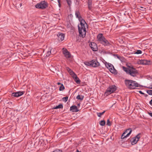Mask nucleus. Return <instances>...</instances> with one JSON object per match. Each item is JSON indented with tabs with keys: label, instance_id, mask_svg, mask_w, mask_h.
Wrapping results in <instances>:
<instances>
[{
	"label": "nucleus",
	"instance_id": "obj_38",
	"mask_svg": "<svg viewBox=\"0 0 152 152\" xmlns=\"http://www.w3.org/2000/svg\"><path fill=\"white\" fill-rule=\"evenodd\" d=\"M149 88H150L152 89V85H150Z\"/></svg>",
	"mask_w": 152,
	"mask_h": 152
},
{
	"label": "nucleus",
	"instance_id": "obj_35",
	"mask_svg": "<svg viewBox=\"0 0 152 152\" xmlns=\"http://www.w3.org/2000/svg\"><path fill=\"white\" fill-rule=\"evenodd\" d=\"M139 93L140 94H142V95H144V93H143L142 91H139Z\"/></svg>",
	"mask_w": 152,
	"mask_h": 152
},
{
	"label": "nucleus",
	"instance_id": "obj_29",
	"mask_svg": "<svg viewBox=\"0 0 152 152\" xmlns=\"http://www.w3.org/2000/svg\"><path fill=\"white\" fill-rule=\"evenodd\" d=\"M68 5L70 6L72 4V2L71 0H66Z\"/></svg>",
	"mask_w": 152,
	"mask_h": 152
},
{
	"label": "nucleus",
	"instance_id": "obj_28",
	"mask_svg": "<svg viewBox=\"0 0 152 152\" xmlns=\"http://www.w3.org/2000/svg\"><path fill=\"white\" fill-rule=\"evenodd\" d=\"M142 52L141 50H138L134 53V54H141L142 53Z\"/></svg>",
	"mask_w": 152,
	"mask_h": 152
},
{
	"label": "nucleus",
	"instance_id": "obj_3",
	"mask_svg": "<svg viewBox=\"0 0 152 152\" xmlns=\"http://www.w3.org/2000/svg\"><path fill=\"white\" fill-rule=\"evenodd\" d=\"M125 83L127 87L130 89L135 88L140 86L136 81L131 80H126Z\"/></svg>",
	"mask_w": 152,
	"mask_h": 152
},
{
	"label": "nucleus",
	"instance_id": "obj_30",
	"mask_svg": "<svg viewBox=\"0 0 152 152\" xmlns=\"http://www.w3.org/2000/svg\"><path fill=\"white\" fill-rule=\"evenodd\" d=\"M147 92L149 95H152V90H148Z\"/></svg>",
	"mask_w": 152,
	"mask_h": 152
},
{
	"label": "nucleus",
	"instance_id": "obj_43",
	"mask_svg": "<svg viewBox=\"0 0 152 152\" xmlns=\"http://www.w3.org/2000/svg\"><path fill=\"white\" fill-rule=\"evenodd\" d=\"M20 6H21L22 5V4H21V3L20 4Z\"/></svg>",
	"mask_w": 152,
	"mask_h": 152
},
{
	"label": "nucleus",
	"instance_id": "obj_17",
	"mask_svg": "<svg viewBox=\"0 0 152 152\" xmlns=\"http://www.w3.org/2000/svg\"><path fill=\"white\" fill-rule=\"evenodd\" d=\"M70 110H72L73 112H77L79 111L77 106L73 105L70 108Z\"/></svg>",
	"mask_w": 152,
	"mask_h": 152
},
{
	"label": "nucleus",
	"instance_id": "obj_34",
	"mask_svg": "<svg viewBox=\"0 0 152 152\" xmlns=\"http://www.w3.org/2000/svg\"><path fill=\"white\" fill-rule=\"evenodd\" d=\"M116 56L117 58H118V59H119L120 60H121V57L120 56H118V55H116Z\"/></svg>",
	"mask_w": 152,
	"mask_h": 152
},
{
	"label": "nucleus",
	"instance_id": "obj_8",
	"mask_svg": "<svg viewBox=\"0 0 152 152\" xmlns=\"http://www.w3.org/2000/svg\"><path fill=\"white\" fill-rule=\"evenodd\" d=\"M48 6L47 3L45 1H42L37 4L35 7L36 8L43 9Z\"/></svg>",
	"mask_w": 152,
	"mask_h": 152
},
{
	"label": "nucleus",
	"instance_id": "obj_27",
	"mask_svg": "<svg viewBox=\"0 0 152 152\" xmlns=\"http://www.w3.org/2000/svg\"><path fill=\"white\" fill-rule=\"evenodd\" d=\"M64 89V87L63 84H61L59 88L60 91H63Z\"/></svg>",
	"mask_w": 152,
	"mask_h": 152
},
{
	"label": "nucleus",
	"instance_id": "obj_42",
	"mask_svg": "<svg viewBox=\"0 0 152 152\" xmlns=\"http://www.w3.org/2000/svg\"><path fill=\"white\" fill-rule=\"evenodd\" d=\"M76 152H81L79 151L78 150H77L76 151Z\"/></svg>",
	"mask_w": 152,
	"mask_h": 152
},
{
	"label": "nucleus",
	"instance_id": "obj_25",
	"mask_svg": "<svg viewBox=\"0 0 152 152\" xmlns=\"http://www.w3.org/2000/svg\"><path fill=\"white\" fill-rule=\"evenodd\" d=\"M105 112V111H104L102 113H97V115L99 117H101V115H102Z\"/></svg>",
	"mask_w": 152,
	"mask_h": 152
},
{
	"label": "nucleus",
	"instance_id": "obj_20",
	"mask_svg": "<svg viewBox=\"0 0 152 152\" xmlns=\"http://www.w3.org/2000/svg\"><path fill=\"white\" fill-rule=\"evenodd\" d=\"M84 98V96L83 95H77L76 97V99H79L81 100H82Z\"/></svg>",
	"mask_w": 152,
	"mask_h": 152
},
{
	"label": "nucleus",
	"instance_id": "obj_10",
	"mask_svg": "<svg viewBox=\"0 0 152 152\" xmlns=\"http://www.w3.org/2000/svg\"><path fill=\"white\" fill-rule=\"evenodd\" d=\"M70 74L72 77L77 83L79 84L80 83V80L77 77L76 75L73 71H71Z\"/></svg>",
	"mask_w": 152,
	"mask_h": 152
},
{
	"label": "nucleus",
	"instance_id": "obj_1",
	"mask_svg": "<svg viewBox=\"0 0 152 152\" xmlns=\"http://www.w3.org/2000/svg\"><path fill=\"white\" fill-rule=\"evenodd\" d=\"M79 12L76 11L75 13L76 17L78 18L80 21V24L78 25V28L79 33L80 36L84 37L85 36L86 34V26H87V25L85 20L83 19L82 18L79 16Z\"/></svg>",
	"mask_w": 152,
	"mask_h": 152
},
{
	"label": "nucleus",
	"instance_id": "obj_9",
	"mask_svg": "<svg viewBox=\"0 0 152 152\" xmlns=\"http://www.w3.org/2000/svg\"><path fill=\"white\" fill-rule=\"evenodd\" d=\"M132 132V130L131 129H126L122 135L121 138L123 139L128 137L129 136Z\"/></svg>",
	"mask_w": 152,
	"mask_h": 152
},
{
	"label": "nucleus",
	"instance_id": "obj_2",
	"mask_svg": "<svg viewBox=\"0 0 152 152\" xmlns=\"http://www.w3.org/2000/svg\"><path fill=\"white\" fill-rule=\"evenodd\" d=\"M97 40L99 43L104 46H108L110 43L103 36L102 34H99L97 36Z\"/></svg>",
	"mask_w": 152,
	"mask_h": 152
},
{
	"label": "nucleus",
	"instance_id": "obj_6",
	"mask_svg": "<svg viewBox=\"0 0 152 152\" xmlns=\"http://www.w3.org/2000/svg\"><path fill=\"white\" fill-rule=\"evenodd\" d=\"M141 133H139L136 136L132 138L130 140L131 144L132 145L135 144L141 137Z\"/></svg>",
	"mask_w": 152,
	"mask_h": 152
},
{
	"label": "nucleus",
	"instance_id": "obj_12",
	"mask_svg": "<svg viewBox=\"0 0 152 152\" xmlns=\"http://www.w3.org/2000/svg\"><path fill=\"white\" fill-rule=\"evenodd\" d=\"M24 94L23 91H19L12 93V96L13 97H18L23 95Z\"/></svg>",
	"mask_w": 152,
	"mask_h": 152
},
{
	"label": "nucleus",
	"instance_id": "obj_14",
	"mask_svg": "<svg viewBox=\"0 0 152 152\" xmlns=\"http://www.w3.org/2000/svg\"><path fill=\"white\" fill-rule=\"evenodd\" d=\"M90 46L93 51H96L97 50V47L96 44L94 42L91 43Z\"/></svg>",
	"mask_w": 152,
	"mask_h": 152
},
{
	"label": "nucleus",
	"instance_id": "obj_22",
	"mask_svg": "<svg viewBox=\"0 0 152 152\" xmlns=\"http://www.w3.org/2000/svg\"><path fill=\"white\" fill-rule=\"evenodd\" d=\"M51 70L54 73L56 72L57 74H58L57 73V71L59 72H60V71H59L58 69L57 70V69L55 68H53L52 69H51Z\"/></svg>",
	"mask_w": 152,
	"mask_h": 152
},
{
	"label": "nucleus",
	"instance_id": "obj_24",
	"mask_svg": "<svg viewBox=\"0 0 152 152\" xmlns=\"http://www.w3.org/2000/svg\"><path fill=\"white\" fill-rule=\"evenodd\" d=\"M105 122L104 120H102L101 121L99 122V124L102 126L105 125Z\"/></svg>",
	"mask_w": 152,
	"mask_h": 152
},
{
	"label": "nucleus",
	"instance_id": "obj_19",
	"mask_svg": "<svg viewBox=\"0 0 152 152\" xmlns=\"http://www.w3.org/2000/svg\"><path fill=\"white\" fill-rule=\"evenodd\" d=\"M88 8L89 10H91L92 6V0H88Z\"/></svg>",
	"mask_w": 152,
	"mask_h": 152
},
{
	"label": "nucleus",
	"instance_id": "obj_31",
	"mask_svg": "<svg viewBox=\"0 0 152 152\" xmlns=\"http://www.w3.org/2000/svg\"><path fill=\"white\" fill-rule=\"evenodd\" d=\"M107 125L108 126H110L111 125V124L109 119H108L107 121Z\"/></svg>",
	"mask_w": 152,
	"mask_h": 152
},
{
	"label": "nucleus",
	"instance_id": "obj_21",
	"mask_svg": "<svg viewBox=\"0 0 152 152\" xmlns=\"http://www.w3.org/2000/svg\"><path fill=\"white\" fill-rule=\"evenodd\" d=\"M63 107V105L62 104H60L54 107V109H57L58 108H62Z\"/></svg>",
	"mask_w": 152,
	"mask_h": 152
},
{
	"label": "nucleus",
	"instance_id": "obj_4",
	"mask_svg": "<svg viewBox=\"0 0 152 152\" xmlns=\"http://www.w3.org/2000/svg\"><path fill=\"white\" fill-rule=\"evenodd\" d=\"M104 64L106 67L112 73L114 74L117 73V72L113 65L105 61Z\"/></svg>",
	"mask_w": 152,
	"mask_h": 152
},
{
	"label": "nucleus",
	"instance_id": "obj_39",
	"mask_svg": "<svg viewBox=\"0 0 152 152\" xmlns=\"http://www.w3.org/2000/svg\"><path fill=\"white\" fill-rule=\"evenodd\" d=\"M58 4H59V7H60V1H59V0H58Z\"/></svg>",
	"mask_w": 152,
	"mask_h": 152
},
{
	"label": "nucleus",
	"instance_id": "obj_33",
	"mask_svg": "<svg viewBox=\"0 0 152 152\" xmlns=\"http://www.w3.org/2000/svg\"><path fill=\"white\" fill-rule=\"evenodd\" d=\"M66 70L68 71L69 74H70L71 71H73L69 67H66Z\"/></svg>",
	"mask_w": 152,
	"mask_h": 152
},
{
	"label": "nucleus",
	"instance_id": "obj_5",
	"mask_svg": "<svg viewBox=\"0 0 152 152\" xmlns=\"http://www.w3.org/2000/svg\"><path fill=\"white\" fill-rule=\"evenodd\" d=\"M116 86L114 85L110 86L107 89L105 94L107 96L113 93L116 90Z\"/></svg>",
	"mask_w": 152,
	"mask_h": 152
},
{
	"label": "nucleus",
	"instance_id": "obj_11",
	"mask_svg": "<svg viewBox=\"0 0 152 152\" xmlns=\"http://www.w3.org/2000/svg\"><path fill=\"white\" fill-rule=\"evenodd\" d=\"M63 53L66 58H69L71 57V54L66 49L63 48Z\"/></svg>",
	"mask_w": 152,
	"mask_h": 152
},
{
	"label": "nucleus",
	"instance_id": "obj_15",
	"mask_svg": "<svg viewBox=\"0 0 152 152\" xmlns=\"http://www.w3.org/2000/svg\"><path fill=\"white\" fill-rule=\"evenodd\" d=\"M58 37V39L59 41H62L64 39V35L63 34L59 33L57 35Z\"/></svg>",
	"mask_w": 152,
	"mask_h": 152
},
{
	"label": "nucleus",
	"instance_id": "obj_16",
	"mask_svg": "<svg viewBox=\"0 0 152 152\" xmlns=\"http://www.w3.org/2000/svg\"><path fill=\"white\" fill-rule=\"evenodd\" d=\"M138 63L142 65H148L149 64V62L145 60H142L139 61Z\"/></svg>",
	"mask_w": 152,
	"mask_h": 152
},
{
	"label": "nucleus",
	"instance_id": "obj_37",
	"mask_svg": "<svg viewBox=\"0 0 152 152\" xmlns=\"http://www.w3.org/2000/svg\"><path fill=\"white\" fill-rule=\"evenodd\" d=\"M149 115L152 117V113H149Z\"/></svg>",
	"mask_w": 152,
	"mask_h": 152
},
{
	"label": "nucleus",
	"instance_id": "obj_32",
	"mask_svg": "<svg viewBox=\"0 0 152 152\" xmlns=\"http://www.w3.org/2000/svg\"><path fill=\"white\" fill-rule=\"evenodd\" d=\"M68 97H65L63 98V100L64 101L66 102L68 100Z\"/></svg>",
	"mask_w": 152,
	"mask_h": 152
},
{
	"label": "nucleus",
	"instance_id": "obj_41",
	"mask_svg": "<svg viewBox=\"0 0 152 152\" xmlns=\"http://www.w3.org/2000/svg\"><path fill=\"white\" fill-rule=\"evenodd\" d=\"M80 103H78L77 104V105L78 106H80Z\"/></svg>",
	"mask_w": 152,
	"mask_h": 152
},
{
	"label": "nucleus",
	"instance_id": "obj_18",
	"mask_svg": "<svg viewBox=\"0 0 152 152\" xmlns=\"http://www.w3.org/2000/svg\"><path fill=\"white\" fill-rule=\"evenodd\" d=\"M51 48H49L48 51H47V53L45 54L46 57L49 56L51 54Z\"/></svg>",
	"mask_w": 152,
	"mask_h": 152
},
{
	"label": "nucleus",
	"instance_id": "obj_23",
	"mask_svg": "<svg viewBox=\"0 0 152 152\" xmlns=\"http://www.w3.org/2000/svg\"><path fill=\"white\" fill-rule=\"evenodd\" d=\"M123 68L124 71H125L126 73L128 74L129 72V68H128L125 66H123Z\"/></svg>",
	"mask_w": 152,
	"mask_h": 152
},
{
	"label": "nucleus",
	"instance_id": "obj_40",
	"mask_svg": "<svg viewBox=\"0 0 152 152\" xmlns=\"http://www.w3.org/2000/svg\"><path fill=\"white\" fill-rule=\"evenodd\" d=\"M57 84H58V85H61V84H61V83H59V82L58 83H57Z\"/></svg>",
	"mask_w": 152,
	"mask_h": 152
},
{
	"label": "nucleus",
	"instance_id": "obj_26",
	"mask_svg": "<svg viewBox=\"0 0 152 152\" xmlns=\"http://www.w3.org/2000/svg\"><path fill=\"white\" fill-rule=\"evenodd\" d=\"M84 64H85L86 65V66H91V61H90L89 62H85L84 63Z\"/></svg>",
	"mask_w": 152,
	"mask_h": 152
},
{
	"label": "nucleus",
	"instance_id": "obj_13",
	"mask_svg": "<svg viewBox=\"0 0 152 152\" xmlns=\"http://www.w3.org/2000/svg\"><path fill=\"white\" fill-rule=\"evenodd\" d=\"M91 66L93 67H97L100 65L99 63L96 60H93L91 61Z\"/></svg>",
	"mask_w": 152,
	"mask_h": 152
},
{
	"label": "nucleus",
	"instance_id": "obj_36",
	"mask_svg": "<svg viewBox=\"0 0 152 152\" xmlns=\"http://www.w3.org/2000/svg\"><path fill=\"white\" fill-rule=\"evenodd\" d=\"M149 104L151 105H152V99L149 102Z\"/></svg>",
	"mask_w": 152,
	"mask_h": 152
},
{
	"label": "nucleus",
	"instance_id": "obj_44",
	"mask_svg": "<svg viewBox=\"0 0 152 152\" xmlns=\"http://www.w3.org/2000/svg\"><path fill=\"white\" fill-rule=\"evenodd\" d=\"M1 100V98H0V100Z\"/></svg>",
	"mask_w": 152,
	"mask_h": 152
},
{
	"label": "nucleus",
	"instance_id": "obj_7",
	"mask_svg": "<svg viewBox=\"0 0 152 152\" xmlns=\"http://www.w3.org/2000/svg\"><path fill=\"white\" fill-rule=\"evenodd\" d=\"M138 72L137 70L133 67H130L128 74L132 77H135L137 75Z\"/></svg>",
	"mask_w": 152,
	"mask_h": 152
}]
</instances>
